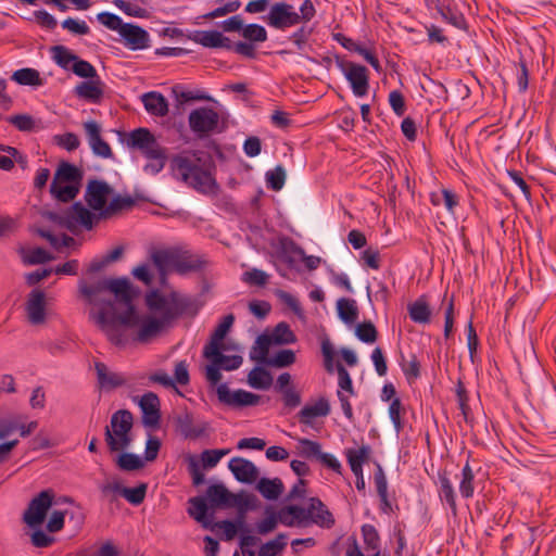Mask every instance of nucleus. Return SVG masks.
<instances>
[{"instance_id": "35", "label": "nucleus", "mask_w": 556, "mask_h": 556, "mask_svg": "<svg viewBox=\"0 0 556 556\" xmlns=\"http://www.w3.org/2000/svg\"><path fill=\"white\" fill-rule=\"evenodd\" d=\"M11 79L22 86L38 87L43 84L40 73L37 70L30 67L15 71L12 74Z\"/></svg>"}, {"instance_id": "37", "label": "nucleus", "mask_w": 556, "mask_h": 556, "mask_svg": "<svg viewBox=\"0 0 556 556\" xmlns=\"http://www.w3.org/2000/svg\"><path fill=\"white\" fill-rule=\"evenodd\" d=\"M225 348H217V354H208V350H203V355L205 358H214L216 363L220 366L224 370H235L239 368L243 362L242 357L240 355H224L222 353V350Z\"/></svg>"}, {"instance_id": "28", "label": "nucleus", "mask_w": 556, "mask_h": 556, "mask_svg": "<svg viewBox=\"0 0 556 556\" xmlns=\"http://www.w3.org/2000/svg\"><path fill=\"white\" fill-rule=\"evenodd\" d=\"M177 253L160 250L152 254V261L161 275V282L165 283V276L167 273L174 271Z\"/></svg>"}, {"instance_id": "7", "label": "nucleus", "mask_w": 556, "mask_h": 556, "mask_svg": "<svg viewBox=\"0 0 556 556\" xmlns=\"http://www.w3.org/2000/svg\"><path fill=\"white\" fill-rule=\"evenodd\" d=\"M54 492L50 489L41 491L34 497L23 514L24 522L30 527H39L46 519L47 513L53 504Z\"/></svg>"}, {"instance_id": "15", "label": "nucleus", "mask_w": 556, "mask_h": 556, "mask_svg": "<svg viewBox=\"0 0 556 556\" xmlns=\"http://www.w3.org/2000/svg\"><path fill=\"white\" fill-rule=\"evenodd\" d=\"M218 400L233 407L254 406L260 403L261 396L245 390L231 391L227 384L217 387Z\"/></svg>"}, {"instance_id": "53", "label": "nucleus", "mask_w": 556, "mask_h": 556, "mask_svg": "<svg viewBox=\"0 0 556 556\" xmlns=\"http://www.w3.org/2000/svg\"><path fill=\"white\" fill-rule=\"evenodd\" d=\"M286 176L285 168L281 165H277L273 170L266 173L267 186L275 191L281 190L286 181Z\"/></svg>"}, {"instance_id": "47", "label": "nucleus", "mask_w": 556, "mask_h": 556, "mask_svg": "<svg viewBox=\"0 0 556 556\" xmlns=\"http://www.w3.org/2000/svg\"><path fill=\"white\" fill-rule=\"evenodd\" d=\"M460 476H462V478L459 481V492L463 497L469 498L473 495V492H475V486H473L475 475H473L472 468L470 467L468 462L463 467Z\"/></svg>"}, {"instance_id": "30", "label": "nucleus", "mask_w": 556, "mask_h": 556, "mask_svg": "<svg viewBox=\"0 0 556 556\" xmlns=\"http://www.w3.org/2000/svg\"><path fill=\"white\" fill-rule=\"evenodd\" d=\"M194 41L207 48H229L230 40L217 30H203L197 33Z\"/></svg>"}, {"instance_id": "16", "label": "nucleus", "mask_w": 556, "mask_h": 556, "mask_svg": "<svg viewBox=\"0 0 556 556\" xmlns=\"http://www.w3.org/2000/svg\"><path fill=\"white\" fill-rule=\"evenodd\" d=\"M137 403L142 413V424L146 427H157L161 419L160 400L157 395L153 392H147L138 397Z\"/></svg>"}, {"instance_id": "64", "label": "nucleus", "mask_w": 556, "mask_h": 556, "mask_svg": "<svg viewBox=\"0 0 556 556\" xmlns=\"http://www.w3.org/2000/svg\"><path fill=\"white\" fill-rule=\"evenodd\" d=\"M17 150L10 146L0 143V169L11 170L14 167V162L11 156H16Z\"/></svg>"}, {"instance_id": "24", "label": "nucleus", "mask_w": 556, "mask_h": 556, "mask_svg": "<svg viewBox=\"0 0 556 556\" xmlns=\"http://www.w3.org/2000/svg\"><path fill=\"white\" fill-rule=\"evenodd\" d=\"M409 318L419 325L431 323L432 308L429 304L427 295H420L407 306Z\"/></svg>"}, {"instance_id": "57", "label": "nucleus", "mask_w": 556, "mask_h": 556, "mask_svg": "<svg viewBox=\"0 0 556 556\" xmlns=\"http://www.w3.org/2000/svg\"><path fill=\"white\" fill-rule=\"evenodd\" d=\"M265 514V518L256 523V532L261 535L273 532L278 526V517L275 511L266 509Z\"/></svg>"}, {"instance_id": "60", "label": "nucleus", "mask_w": 556, "mask_h": 556, "mask_svg": "<svg viewBox=\"0 0 556 556\" xmlns=\"http://www.w3.org/2000/svg\"><path fill=\"white\" fill-rule=\"evenodd\" d=\"M72 71L75 75L81 78L91 79L98 77L94 66L88 61L80 60L79 58H77L76 62L72 65Z\"/></svg>"}, {"instance_id": "45", "label": "nucleus", "mask_w": 556, "mask_h": 556, "mask_svg": "<svg viewBox=\"0 0 556 556\" xmlns=\"http://www.w3.org/2000/svg\"><path fill=\"white\" fill-rule=\"evenodd\" d=\"M288 536L283 533L266 542L260 547L258 556H278L287 546Z\"/></svg>"}, {"instance_id": "8", "label": "nucleus", "mask_w": 556, "mask_h": 556, "mask_svg": "<svg viewBox=\"0 0 556 556\" xmlns=\"http://www.w3.org/2000/svg\"><path fill=\"white\" fill-rule=\"evenodd\" d=\"M337 65L350 83L353 93L363 97L368 91V73L363 65L346 60H338Z\"/></svg>"}, {"instance_id": "39", "label": "nucleus", "mask_w": 556, "mask_h": 556, "mask_svg": "<svg viewBox=\"0 0 556 556\" xmlns=\"http://www.w3.org/2000/svg\"><path fill=\"white\" fill-rule=\"evenodd\" d=\"M439 495L440 498L451 507L453 513H456V496L453 484L445 472L439 473Z\"/></svg>"}, {"instance_id": "59", "label": "nucleus", "mask_w": 556, "mask_h": 556, "mask_svg": "<svg viewBox=\"0 0 556 556\" xmlns=\"http://www.w3.org/2000/svg\"><path fill=\"white\" fill-rule=\"evenodd\" d=\"M37 233L46 239L53 248L60 249L62 247H71L74 244L75 240L72 237L63 235L62 237H56L48 230L38 229Z\"/></svg>"}, {"instance_id": "46", "label": "nucleus", "mask_w": 556, "mask_h": 556, "mask_svg": "<svg viewBox=\"0 0 556 556\" xmlns=\"http://www.w3.org/2000/svg\"><path fill=\"white\" fill-rule=\"evenodd\" d=\"M21 256L25 264L28 265H37V264H43L46 262H49L53 260V256L50 255L46 250L42 248H35V249H21Z\"/></svg>"}, {"instance_id": "22", "label": "nucleus", "mask_w": 556, "mask_h": 556, "mask_svg": "<svg viewBox=\"0 0 556 556\" xmlns=\"http://www.w3.org/2000/svg\"><path fill=\"white\" fill-rule=\"evenodd\" d=\"M330 413L329 402L321 397L318 401L306 404L299 412V420L301 424L312 427L314 424V419L318 417H326Z\"/></svg>"}, {"instance_id": "5", "label": "nucleus", "mask_w": 556, "mask_h": 556, "mask_svg": "<svg viewBox=\"0 0 556 556\" xmlns=\"http://www.w3.org/2000/svg\"><path fill=\"white\" fill-rule=\"evenodd\" d=\"M146 304L150 312L169 325L186 311L188 301L176 291L151 290L146 294Z\"/></svg>"}, {"instance_id": "9", "label": "nucleus", "mask_w": 556, "mask_h": 556, "mask_svg": "<svg viewBox=\"0 0 556 556\" xmlns=\"http://www.w3.org/2000/svg\"><path fill=\"white\" fill-rule=\"evenodd\" d=\"M188 123L193 132L205 136L217 130L219 114L211 108H199L190 112Z\"/></svg>"}, {"instance_id": "18", "label": "nucleus", "mask_w": 556, "mask_h": 556, "mask_svg": "<svg viewBox=\"0 0 556 556\" xmlns=\"http://www.w3.org/2000/svg\"><path fill=\"white\" fill-rule=\"evenodd\" d=\"M84 128L88 138L89 146L92 152L103 159L112 156V150L108 142H105L100 135V126L94 121H88L84 124Z\"/></svg>"}, {"instance_id": "51", "label": "nucleus", "mask_w": 556, "mask_h": 556, "mask_svg": "<svg viewBox=\"0 0 556 556\" xmlns=\"http://www.w3.org/2000/svg\"><path fill=\"white\" fill-rule=\"evenodd\" d=\"M117 466L122 470L132 471L141 469L144 466V462L136 454L122 453L117 458Z\"/></svg>"}, {"instance_id": "3", "label": "nucleus", "mask_w": 556, "mask_h": 556, "mask_svg": "<svg viewBox=\"0 0 556 556\" xmlns=\"http://www.w3.org/2000/svg\"><path fill=\"white\" fill-rule=\"evenodd\" d=\"M316 10L311 0H305L298 13L293 5L287 2L274 3L264 21L276 29H286L300 23H307L315 16Z\"/></svg>"}, {"instance_id": "44", "label": "nucleus", "mask_w": 556, "mask_h": 556, "mask_svg": "<svg viewBox=\"0 0 556 556\" xmlns=\"http://www.w3.org/2000/svg\"><path fill=\"white\" fill-rule=\"evenodd\" d=\"M296 454L304 458H316L318 459L321 453V445L317 441L309 439L298 438L296 439Z\"/></svg>"}, {"instance_id": "55", "label": "nucleus", "mask_w": 556, "mask_h": 556, "mask_svg": "<svg viewBox=\"0 0 556 556\" xmlns=\"http://www.w3.org/2000/svg\"><path fill=\"white\" fill-rule=\"evenodd\" d=\"M388 103L396 116L402 117L407 111L404 94L399 90H392L388 96Z\"/></svg>"}, {"instance_id": "27", "label": "nucleus", "mask_w": 556, "mask_h": 556, "mask_svg": "<svg viewBox=\"0 0 556 556\" xmlns=\"http://www.w3.org/2000/svg\"><path fill=\"white\" fill-rule=\"evenodd\" d=\"M144 109L152 115L163 117L168 113V103L165 97L155 91L142 96Z\"/></svg>"}, {"instance_id": "52", "label": "nucleus", "mask_w": 556, "mask_h": 556, "mask_svg": "<svg viewBox=\"0 0 556 556\" xmlns=\"http://www.w3.org/2000/svg\"><path fill=\"white\" fill-rule=\"evenodd\" d=\"M295 363V354L292 350H281L267 362L268 366L276 368L289 367Z\"/></svg>"}, {"instance_id": "61", "label": "nucleus", "mask_w": 556, "mask_h": 556, "mask_svg": "<svg viewBox=\"0 0 556 556\" xmlns=\"http://www.w3.org/2000/svg\"><path fill=\"white\" fill-rule=\"evenodd\" d=\"M228 448L222 450H205L201 454V460L206 468L215 467L219 460L229 453Z\"/></svg>"}, {"instance_id": "43", "label": "nucleus", "mask_w": 556, "mask_h": 556, "mask_svg": "<svg viewBox=\"0 0 556 556\" xmlns=\"http://www.w3.org/2000/svg\"><path fill=\"white\" fill-rule=\"evenodd\" d=\"M178 424L181 430V433L186 438L197 439L203 435L207 429L206 424H200L193 426L191 416L189 414H185L178 418Z\"/></svg>"}, {"instance_id": "32", "label": "nucleus", "mask_w": 556, "mask_h": 556, "mask_svg": "<svg viewBox=\"0 0 556 556\" xmlns=\"http://www.w3.org/2000/svg\"><path fill=\"white\" fill-rule=\"evenodd\" d=\"M79 191L78 185L72 182H60L52 180L50 186L51 194L61 202L73 200Z\"/></svg>"}, {"instance_id": "13", "label": "nucleus", "mask_w": 556, "mask_h": 556, "mask_svg": "<svg viewBox=\"0 0 556 556\" xmlns=\"http://www.w3.org/2000/svg\"><path fill=\"white\" fill-rule=\"evenodd\" d=\"M362 533L365 544L364 551L358 546L356 540L353 539L346 549V556H380V536L376 528L370 525H364Z\"/></svg>"}, {"instance_id": "38", "label": "nucleus", "mask_w": 556, "mask_h": 556, "mask_svg": "<svg viewBox=\"0 0 556 556\" xmlns=\"http://www.w3.org/2000/svg\"><path fill=\"white\" fill-rule=\"evenodd\" d=\"M248 383L254 389L267 390L273 384V377L266 369L255 367L248 375Z\"/></svg>"}, {"instance_id": "11", "label": "nucleus", "mask_w": 556, "mask_h": 556, "mask_svg": "<svg viewBox=\"0 0 556 556\" xmlns=\"http://www.w3.org/2000/svg\"><path fill=\"white\" fill-rule=\"evenodd\" d=\"M27 320L34 325H43L48 317V300L46 293L40 289H34L27 296L25 303Z\"/></svg>"}, {"instance_id": "63", "label": "nucleus", "mask_w": 556, "mask_h": 556, "mask_svg": "<svg viewBox=\"0 0 556 556\" xmlns=\"http://www.w3.org/2000/svg\"><path fill=\"white\" fill-rule=\"evenodd\" d=\"M98 21L104 25L106 28L111 30H115L118 34L121 33V29L125 25L123 23L122 18L113 13L109 12H102L98 14Z\"/></svg>"}, {"instance_id": "48", "label": "nucleus", "mask_w": 556, "mask_h": 556, "mask_svg": "<svg viewBox=\"0 0 556 556\" xmlns=\"http://www.w3.org/2000/svg\"><path fill=\"white\" fill-rule=\"evenodd\" d=\"M190 507L188 508L189 515L204 527H207L206 513L207 506L203 497H192L189 500Z\"/></svg>"}, {"instance_id": "41", "label": "nucleus", "mask_w": 556, "mask_h": 556, "mask_svg": "<svg viewBox=\"0 0 556 556\" xmlns=\"http://www.w3.org/2000/svg\"><path fill=\"white\" fill-rule=\"evenodd\" d=\"M268 337L270 338L274 344L278 345L292 344L295 343L296 341V336L291 330L290 326L285 321L279 323L274 328L273 332L268 334Z\"/></svg>"}, {"instance_id": "31", "label": "nucleus", "mask_w": 556, "mask_h": 556, "mask_svg": "<svg viewBox=\"0 0 556 556\" xmlns=\"http://www.w3.org/2000/svg\"><path fill=\"white\" fill-rule=\"evenodd\" d=\"M337 40L349 51L358 53L362 55L369 64H371L377 71H379L380 64L378 58L372 53L371 50L363 47L362 45L355 42L354 40L346 38L342 35H337Z\"/></svg>"}, {"instance_id": "12", "label": "nucleus", "mask_w": 556, "mask_h": 556, "mask_svg": "<svg viewBox=\"0 0 556 556\" xmlns=\"http://www.w3.org/2000/svg\"><path fill=\"white\" fill-rule=\"evenodd\" d=\"M384 402L389 403L388 415L394 430L400 433L404 429L407 410L392 383L384 384Z\"/></svg>"}, {"instance_id": "29", "label": "nucleus", "mask_w": 556, "mask_h": 556, "mask_svg": "<svg viewBox=\"0 0 556 556\" xmlns=\"http://www.w3.org/2000/svg\"><path fill=\"white\" fill-rule=\"evenodd\" d=\"M135 200L130 195H116L111 199L105 210L99 213V218L109 219L123 211L131 208Z\"/></svg>"}, {"instance_id": "20", "label": "nucleus", "mask_w": 556, "mask_h": 556, "mask_svg": "<svg viewBox=\"0 0 556 556\" xmlns=\"http://www.w3.org/2000/svg\"><path fill=\"white\" fill-rule=\"evenodd\" d=\"M94 368L98 383L103 390L111 391L127 383V378L124 374L110 370L103 363H96Z\"/></svg>"}, {"instance_id": "54", "label": "nucleus", "mask_w": 556, "mask_h": 556, "mask_svg": "<svg viewBox=\"0 0 556 556\" xmlns=\"http://www.w3.org/2000/svg\"><path fill=\"white\" fill-rule=\"evenodd\" d=\"M147 484L141 483L136 488H125L122 490V496L132 505H140L147 494Z\"/></svg>"}, {"instance_id": "6", "label": "nucleus", "mask_w": 556, "mask_h": 556, "mask_svg": "<svg viewBox=\"0 0 556 556\" xmlns=\"http://www.w3.org/2000/svg\"><path fill=\"white\" fill-rule=\"evenodd\" d=\"M132 415L129 410L119 409L115 412L110 425L104 429V440L110 452L127 450L131 442Z\"/></svg>"}, {"instance_id": "58", "label": "nucleus", "mask_w": 556, "mask_h": 556, "mask_svg": "<svg viewBox=\"0 0 556 556\" xmlns=\"http://www.w3.org/2000/svg\"><path fill=\"white\" fill-rule=\"evenodd\" d=\"M242 36L250 41L264 42L267 40L266 29L258 24L247 25L242 29Z\"/></svg>"}, {"instance_id": "19", "label": "nucleus", "mask_w": 556, "mask_h": 556, "mask_svg": "<svg viewBox=\"0 0 556 556\" xmlns=\"http://www.w3.org/2000/svg\"><path fill=\"white\" fill-rule=\"evenodd\" d=\"M229 470L233 473L235 478L244 483H252L258 477V469L256 466L242 457H233L228 464Z\"/></svg>"}, {"instance_id": "33", "label": "nucleus", "mask_w": 556, "mask_h": 556, "mask_svg": "<svg viewBox=\"0 0 556 556\" xmlns=\"http://www.w3.org/2000/svg\"><path fill=\"white\" fill-rule=\"evenodd\" d=\"M369 448L366 446H362L358 448H348L345 451V456L348 463L351 467V470L354 475H359L363 472V464L369 458Z\"/></svg>"}, {"instance_id": "34", "label": "nucleus", "mask_w": 556, "mask_h": 556, "mask_svg": "<svg viewBox=\"0 0 556 556\" xmlns=\"http://www.w3.org/2000/svg\"><path fill=\"white\" fill-rule=\"evenodd\" d=\"M257 491L267 500H277L283 491V483L279 478H262L256 485Z\"/></svg>"}, {"instance_id": "62", "label": "nucleus", "mask_w": 556, "mask_h": 556, "mask_svg": "<svg viewBox=\"0 0 556 556\" xmlns=\"http://www.w3.org/2000/svg\"><path fill=\"white\" fill-rule=\"evenodd\" d=\"M401 365L408 380L417 379L420 376V364L416 355L410 354L408 358L403 357Z\"/></svg>"}, {"instance_id": "1", "label": "nucleus", "mask_w": 556, "mask_h": 556, "mask_svg": "<svg viewBox=\"0 0 556 556\" xmlns=\"http://www.w3.org/2000/svg\"><path fill=\"white\" fill-rule=\"evenodd\" d=\"M81 294L90 304L102 305L98 311L90 312V318L115 345H123L126 337L122 329L140 325L136 340L148 343L168 326L156 316H146L141 321L132 305L131 286L127 278H110L93 285L80 283Z\"/></svg>"}, {"instance_id": "42", "label": "nucleus", "mask_w": 556, "mask_h": 556, "mask_svg": "<svg viewBox=\"0 0 556 556\" xmlns=\"http://www.w3.org/2000/svg\"><path fill=\"white\" fill-rule=\"evenodd\" d=\"M80 178L81 174L76 166L66 162H62L54 174L53 180L78 185Z\"/></svg>"}, {"instance_id": "4", "label": "nucleus", "mask_w": 556, "mask_h": 556, "mask_svg": "<svg viewBox=\"0 0 556 556\" xmlns=\"http://www.w3.org/2000/svg\"><path fill=\"white\" fill-rule=\"evenodd\" d=\"M43 216L56 224L61 228H65L77 235L81 230H91L101 218L99 213L93 214L83 203L76 202L64 213L45 212Z\"/></svg>"}, {"instance_id": "17", "label": "nucleus", "mask_w": 556, "mask_h": 556, "mask_svg": "<svg viewBox=\"0 0 556 556\" xmlns=\"http://www.w3.org/2000/svg\"><path fill=\"white\" fill-rule=\"evenodd\" d=\"M119 36L123 38L125 46L131 50H143L149 47V34L138 25L125 23Z\"/></svg>"}, {"instance_id": "23", "label": "nucleus", "mask_w": 556, "mask_h": 556, "mask_svg": "<svg viewBox=\"0 0 556 556\" xmlns=\"http://www.w3.org/2000/svg\"><path fill=\"white\" fill-rule=\"evenodd\" d=\"M74 92L80 99L97 103L103 97V83L99 77L91 78L78 84Z\"/></svg>"}, {"instance_id": "14", "label": "nucleus", "mask_w": 556, "mask_h": 556, "mask_svg": "<svg viewBox=\"0 0 556 556\" xmlns=\"http://www.w3.org/2000/svg\"><path fill=\"white\" fill-rule=\"evenodd\" d=\"M112 191V188L105 181L90 180L86 188L85 201L91 210L102 213V210L108 206V200Z\"/></svg>"}, {"instance_id": "36", "label": "nucleus", "mask_w": 556, "mask_h": 556, "mask_svg": "<svg viewBox=\"0 0 556 556\" xmlns=\"http://www.w3.org/2000/svg\"><path fill=\"white\" fill-rule=\"evenodd\" d=\"M271 344L274 343L271 342L268 334L258 336L250 351V358L252 361L267 365V362L269 359L267 356Z\"/></svg>"}, {"instance_id": "26", "label": "nucleus", "mask_w": 556, "mask_h": 556, "mask_svg": "<svg viewBox=\"0 0 556 556\" xmlns=\"http://www.w3.org/2000/svg\"><path fill=\"white\" fill-rule=\"evenodd\" d=\"M235 321V317L232 314H229L223 318V320L218 324L216 329L214 330L210 342L204 346V350H208V354H217V348H225L223 340L230 330L232 324Z\"/></svg>"}, {"instance_id": "49", "label": "nucleus", "mask_w": 556, "mask_h": 556, "mask_svg": "<svg viewBox=\"0 0 556 556\" xmlns=\"http://www.w3.org/2000/svg\"><path fill=\"white\" fill-rule=\"evenodd\" d=\"M53 60L64 70H72V65L76 62L77 55L63 46H56L52 49Z\"/></svg>"}, {"instance_id": "40", "label": "nucleus", "mask_w": 556, "mask_h": 556, "mask_svg": "<svg viewBox=\"0 0 556 556\" xmlns=\"http://www.w3.org/2000/svg\"><path fill=\"white\" fill-rule=\"evenodd\" d=\"M337 309L339 317L349 325H352L356 321L358 317V309L356 306V302L351 299H340L337 302Z\"/></svg>"}, {"instance_id": "50", "label": "nucleus", "mask_w": 556, "mask_h": 556, "mask_svg": "<svg viewBox=\"0 0 556 556\" xmlns=\"http://www.w3.org/2000/svg\"><path fill=\"white\" fill-rule=\"evenodd\" d=\"M204 262L192 256H176L174 271L179 274H186L189 271L201 269Z\"/></svg>"}, {"instance_id": "2", "label": "nucleus", "mask_w": 556, "mask_h": 556, "mask_svg": "<svg viewBox=\"0 0 556 556\" xmlns=\"http://www.w3.org/2000/svg\"><path fill=\"white\" fill-rule=\"evenodd\" d=\"M173 175L202 193H215L217 184L212 166L202 164L195 153L184 152L170 161Z\"/></svg>"}, {"instance_id": "25", "label": "nucleus", "mask_w": 556, "mask_h": 556, "mask_svg": "<svg viewBox=\"0 0 556 556\" xmlns=\"http://www.w3.org/2000/svg\"><path fill=\"white\" fill-rule=\"evenodd\" d=\"M308 519L325 528H330L334 525V519L331 513L326 508L320 500L312 497L308 505Z\"/></svg>"}, {"instance_id": "10", "label": "nucleus", "mask_w": 556, "mask_h": 556, "mask_svg": "<svg viewBox=\"0 0 556 556\" xmlns=\"http://www.w3.org/2000/svg\"><path fill=\"white\" fill-rule=\"evenodd\" d=\"M129 144L138 148L148 160L166 155V150L157 143L154 136L147 128H138L131 131Z\"/></svg>"}, {"instance_id": "21", "label": "nucleus", "mask_w": 556, "mask_h": 556, "mask_svg": "<svg viewBox=\"0 0 556 556\" xmlns=\"http://www.w3.org/2000/svg\"><path fill=\"white\" fill-rule=\"evenodd\" d=\"M206 496L213 506L233 507L240 505V495L232 494L224 484L208 486Z\"/></svg>"}, {"instance_id": "56", "label": "nucleus", "mask_w": 556, "mask_h": 556, "mask_svg": "<svg viewBox=\"0 0 556 556\" xmlns=\"http://www.w3.org/2000/svg\"><path fill=\"white\" fill-rule=\"evenodd\" d=\"M355 334L361 341L372 343L378 337V331L370 321H364L356 326Z\"/></svg>"}]
</instances>
